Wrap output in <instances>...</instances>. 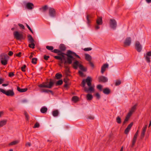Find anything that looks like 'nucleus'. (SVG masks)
Here are the masks:
<instances>
[{
	"label": "nucleus",
	"instance_id": "obj_1",
	"mask_svg": "<svg viewBox=\"0 0 151 151\" xmlns=\"http://www.w3.org/2000/svg\"><path fill=\"white\" fill-rule=\"evenodd\" d=\"M59 48L60 50L55 49L52 51L58 54V56H55L54 57V58L57 60H62L63 58H64L65 55L66 56L67 60L65 61V63H68L69 64H71L72 60L75 59L74 56H76L78 58L81 59L80 57L76 53L70 50H67L66 53L63 52L65 51L66 49L65 45L63 44H60L59 45Z\"/></svg>",
	"mask_w": 151,
	"mask_h": 151
},
{
	"label": "nucleus",
	"instance_id": "obj_2",
	"mask_svg": "<svg viewBox=\"0 0 151 151\" xmlns=\"http://www.w3.org/2000/svg\"><path fill=\"white\" fill-rule=\"evenodd\" d=\"M92 78L88 76L86 80L84 79L81 82L82 86L84 87V91L86 92H93L94 91V87L91 86Z\"/></svg>",
	"mask_w": 151,
	"mask_h": 151
},
{
	"label": "nucleus",
	"instance_id": "obj_3",
	"mask_svg": "<svg viewBox=\"0 0 151 151\" xmlns=\"http://www.w3.org/2000/svg\"><path fill=\"white\" fill-rule=\"evenodd\" d=\"M50 81L48 84V81H45L43 82L42 83L38 85V86L40 88H51L53 86L54 84L53 81L52 79H50Z\"/></svg>",
	"mask_w": 151,
	"mask_h": 151
},
{
	"label": "nucleus",
	"instance_id": "obj_4",
	"mask_svg": "<svg viewBox=\"0 0 151 151\" xmlns=\"http://www.w3.org/2000/svg\"><path fill=\"white\" fill-rule=\"evenodd\" d=\"M13 35L14 37L17 40H21L25 39V37L24 36L22 33H19L18 31L14 32Z\"/></svg>",
	"mask_w": 151,
	"mask_h": 151
},
{
	"label": "nucleus",
	"instance_id": "obj_5",
	"mask_svg": "<svg viewBox=\"0 0 151 151\" xmlns=\"http://www.w3.org/2000/svg\"><path fill=\"white\" fill-rule=\"evenodd\" d=\"M1 64L3 65H6L8 62L9 57L6 54H1L0 56Z\"/></svg>",
	"mask_w": 151,
	"mask_h": 151
},
{
	"label": "nucleus",
	"instance_id": "obj_6",
	"mask_svg": "<svg viewBox=\"0 0 151 151\" xmlns=\"http://www.w3.org/2000/svg\"><path fill=\"white\" fill-rule=\"evenodd\" d=\"M0 92L8 96H12L14 95V93L13 89L9 90L6 91L2 88H0Z\"/></svg>",
	"mask_w": 151,
	"mask_h": 151
},
{
	"label": "nucleus",
	"instance_id": "obj_7",
	"mask_svg": "<svg viewBox=\"0 0 151 151\" xmlns=\"http://www.w3.org/2000/svg\"><path fill=\"white\" fill-rule=\"evenodd\" d=\"M75 57L77 58L76 56L74 57L75 59L72 60V63L71 64H72L73 68L74 69H77L78 67H79L80 64L79 61L76 60V58Z\"/></svg>",
	"mask_w": 151,
	"mask_h": 151
},
{
	"label": "nucleus",
	"instance_id": "obj_8",
	"mask_svg": "<svg viewBox=\"0 0 151 151\" xmlns=\"http://www.w3.org/2000/svg\"><path fill=\"white\" fill-rule=\"evenodd\" d=\"M110 25L111 28L114 29H116L117 26V23L114 19H111L110 20Z\"/></svg>",
	"mask_w": 151,
	"mask_h": 151
},
{
	"label": "nucleus",
	"instance_id": "obj_9",
	"mask_svg": "<svg viewBox=\"0 0 151 151\" xmlns=\"http://www.w3.org/2000/svg\"><path fill=\"white\" fill-rule=\"evenodd\" d=\"M49 16L52 17H54L56 15V12L55 9L51 7L49 9Z\"/></svg>",
	"mask_w": 151,
	"mask_h": 151
},
{
	"label": "nucleus",
	"instance_id": "obj_10",
	"mask_svg": "<svg viewBox=\"0 0 151 151\" xmlns=\"http://www.w3.org/2000/svg\"><path fill=\"white\" fill-rule=\"evenodd\" d=\"M135 47L136 50L138 52H140L141 51L142 47L139 42H136L135 44Z\"/></svg>",
	"mask_w": 151,
	"mask_h": 151
},
{
	"label": "nucleus",
	"instance_id": "obj_11",
	"mask_svg": "<svg viewBox=\"0 0 151 151\" xmlns=\"http://www.w3.org/2000/svg\"><path fill=\"white\" fill-rule=\"evenodd\" d=\"M133 124V122H132L129 125H128L127 128L125 130L124 132L125 134H128Z\"/></svg>",
	"mask_w": 151,
	"mask_h": 151
},
{
	"label": "nucleus",
	"instance_id": "obj_12",
	"mask_svg": "<svg viewBox=\"0 0 151 151\" xmlns=\"http://www.w3.org/2000/svg\"><path fill=\"white\" fill-rule=\"evenodd\" d=\"M139 131L138 130L137 131L136 133H135L133 138L132 139V147H133L134 145L136 140V139L138 134Z\"/></svg>",
	"mask_w": 151,
	"mask_h": 151
},
{
	"label": "nucleus",
	"instance_id": "obj_13",
	"mask_svg": "<svg viewBox=\"0 0 151 151\" xmlns=\"http://www.w3.org/2000/svg\"><path fill=\"white\" fill-rule=\"evenodd\" d=\"M131 42V40L130 37H128L126 38L124 42V45L126 46H129Z\"/></svg>",
	"mask_w": 151,
	"mask_h": 151
},
{
	"label": "nucleus",
	"instance_id": "obj_14",
	"mask_svg": "<svg viewBox=\"0 0 151 151\" xmlns=\"http://www.w3.org/2000/svg\"><path fill=\"white\" fill-rule=\"evenodd\" d=\"M99 82L105 83L107 81L108 79L106 77L104 76H101L99 78Z\"/></svg>",
	"mask_w": 151,
	"mask_h": 151
},
{
	"label": "nucleus",
	"instance_id": "obj_15",
	"mask_svg": "<svg viewBox=\"0 0 151 151\" xmlns=\"http://www.w3.org/2000/svg\"><path fill=\"white\" fill-rule=\"evenodd\" d=\"M34 6L33 4L30 2H28L26 4V8L29 10L32 9Z\"/></svg>",
	"mask_w": 151,
	"mask_h": 151
},
{
	"label": "nucleus",
	"instance_id": "obj_16",
	"mask_svg": "<svg viewBox=\"0 0 151 151\" xmlns=\"http://www.w3.org/2000/svg\"><path fill=\"white\" fill-rule=\"evenodd\" d=\"M109 67V64L108 63L104 64L101 67V73L102 74L104 73L106 70V68H108Z\"/></svg>",
	"mask_w": 151,
	"mask_h": 151
},
{
	"label": "nucleus",
	"instance_id": "obj_17",
	"mask_svg": "<svg viewBox=\"0 0 151 151\" xmlns=\"http://www.w3.org/2000/svg\"><path fill=\"white\" fill-rule=\"evenodd\" d=\"M147 128V125H145V126L143 127L140 135V138L141 139H142L144 138Z\"/></svg>",
	"mask_w": 151,
	"mask_h": 151
},
{
	"label": "nucleus",
	"instance_id": "obj_18",
	"mask_svg": "<svg viewBox=\"0 0 151 151\" xmlns=\"http://www.w3.org/2000/svg\"><path fill=\"white\" fill-rule=\"evenodd\" d=\"M85 59L86 60L88 61V62L91 61L92 60V58L90 55L88 54H85Z\"/></svg>",
	"mask_w": 151,
	"mask_h": 151
},
{
	"label": "nucleus",
	"instance_id": "obj_19",
	"mask_svg": "<svg viewBox=\"0 0 151 151\" xmlns=\"http://www.w3.org/2000/svg\"><path fill=\"white\" fill-rule=\"evenodd\" d=\"M103 91L104 94L108 95L110 93L111 91L109 88H106L103 89Z\"/></svg>",
	"mask_w": 151,
	"mask_h": 151
},
{
	"label": "nucleus",
	"instance_id": "obj_20",
	"mask_svg": "<svg viewBox=\"0 0 151 151\" xmlns=\"http://www.w3.org/2000/svg\"><path fill=\"white\" fill-rule=\"evenodd\" d=\"M96 23L98 25H101L102 24V19L101 17H98L96 20Z\"/></svg>",
	"mask_w": 151,
	"mask_h": 151
},
{
	"label": "nucleus",
	"instance_id": "obj_21",
	"mask_svg": "<svg viewBox=\"0 0 151 151\" xmlns=\"http://www.w3.org/2000/svg\"><path fill=\"white\" fill-rule=\"evenodd\" d=\"M17 90L19 92L23 93L26 91L27 90V88H21L17 86Z\"/></svg>",
	"mask_w": 151,
	"mask_h": 151
},
{
	"label": "nucleus",
	"instance_id": "obj_22",
	"mask_svg": "<svg viewBox=\"0 0 151 151\" xmlns=\"http://www.w3.org/2000/svg\"><path fill=\"white\" fill-rule=\"evenodd\" d=\"M91 16L89 14H87L86 17L87 19V23L89 25V24L91 22Z\"/></svg>",
	"mask_w": 151,
	"mask_h": 151
},
{
	"label": "nucleus",
	"instance_id": "obj_23",
	"mask_svg": "<svg viewBox=\"0 0 151 151\" xmlns=\"http://www.w3.org/2000/svg\"><path fill=\"white\" fill-rule=\"evenodd\" d=\"M27 37L28 38V41H29L30 42H34V40L31 35H27Z\"/></svg>",
	"mask_w": 151,
	"mask_h": 151
},
{
	"label": "nucleus",
	"instance_id": "obj_24",
	"mask_svg": "<svg viewBox=\"0 0 151 151\" xmlns=\"http://www.w3.org/2000/svg\"><path fill=\"white\" fill-rule=\"evenodd\" d=\"M19 142L18 140H15L11 142L9 144V146H12L18 144Z\"/></svg>",
	"mask_w": 151,
	"mask_h": 151
},
{
	"label": "nucleus",
	"instance_id": "obj_25",
	"mask_svg": "<svg viewBox=\"0 0 151 151\" xmlns=\"http://www.w3.org/2000/svg\"><path fill=\"white\" fill-rule=\"evenodd\" d=\"M150 55H147V53H146V55H145V59H146V61L148 63H150Z\"/></svg>",
	"mask_w": 151,
	"mask_h": 151
},
{
	"label": "nucleus",
	"instance_id": "obj_26",
	"mask_svg": "<svg viewBox=\"0 0 151 151\" xmlns=\"http://www.w3.org/2000/svg\"><path fill=\"white\" fill-rule=\"evenodd\" d=\"M60 60V61L59 63H60L62 64H63V63L64 65H65L66 64H70L68 63H64L65 61L67 60V59H66V58H65V56L64 58H63V59H62V60Z\"/></svg>",
	"mask_w": 151,
	"mask_h": 151
},
{
	"label": "nucleus",
	"instance_id": "obj_27",
	"mask_svg": "<svg viewBox=\"0 0 151 151\" xmlns=\"http://www.w3.org/2000/svg\"><path fill=\"white\" fill-rule=\"evenodd\" d=\"M48 9V6L47 5H45L41 8H40V9L42 10L43 12H45Z\"/></svg>",
	"mask_w": 151,
	"mask_h": 151
},
{
	"label": "nucleus",
	"instance_id": "obj_28",
	"mask_svg": "<svg viewBox=\"0 0 151 151\" xmlns=\"http://www.w3.org/2000/svg\"><path fill=\"white\" fill-rule=\"evenodd\" d=\"M47 107H43L41 108L40 111L42 113H45L47 111Z\"/></svg>",
	"mask_w": 151,
	"mask_h": 151
},
{
	"label": "nucleus",
	"instance_id": "obj_29",
	"mask_svg": "<svg viewBox=\"0 0 151 151\" xmlns=\"http://www.w3.org/2000/svg\"><path fill=\"white\" fill-rule=\"evenodd\" d=\"M59 114V112L58 110H56L52 111V114L54 117L57 116Z\"/></svg>",
	"mask_w": 151,
	"mask_h": 151
},
{
	"label": "nucleus",
	"instance_id": "obj_30",
	"mask_svg": "<svg viewBox=\"0 0 151 151\" xmlns=\"http://www.w3.org/2000/svg\"><path fill=\"white\" fill-rule=\"evenodd\" d=\"M7 122V120H4L1 121L0 122V127H1L4 125H5Z\"/></svg>",
	"mask_w": 151,
	"mask_h": 151
},
{
	"label": "nucleus",
	"instance_id": "obj_31",
	"mask_svg": "<svg viewBox=\"0 0 151 151\" xmlns=\"http://www.w3.org/2000/svg\"><path fill=\"white\" fill-rule=\"evenodd\" d=\"M93 98V96L91 94H88L86 95V99L87 100H91Z\"/></svg>",
	"mask_w": 151,
	"mask_h": 151
},
{
	"label": "nucleus",
	"instance_id": "obj_32",
	"mask_svg": "<svg viewBox=\"0 0 151 151\" xmlns=\"http://www.w3.org/2000/svg\"><path fill=\"white\" fill-rule=\"evenodd\" d=\"M62 77V75L61 74L57 73L55 75V77L57 79H60Z\"/></svg>",
	"mask_w": 151,
	"mask_h": 151
},
{
	"label": "nucleus",
	"instance_id": "obj_33",
	"mask_svg": "<svg viewBox=\"0 0 151 151\" xmlns=\"http://www.w3.org/2000/svg\"><path fill=\"white\" fill-rule=\"evenodd\" d=\"M72 100L73 101L76 102L78 101V98L77 96H73L72 97Z\"/></svg>",
	"mask_w": 151,
	"mask_h": 151
},
{
	"label": "nucleus",
	"instance_id": "obj_34",
	"mask_svg": "<svg viewBox=\"0 0 151 151\" xmlns=\"http://www.w3.org/2000/svg\"><path fill=\"white\" fill-rule=\"evenodd\" d=\"M79 68L81 70L84 71H86V69L83 66V65L80 64L79 66Z\"/></svg>",
	"mask_w": 151,
	"mask_h": 151
},
{
	"label": "nucleus",
	"instance_id": "obj_35",
	"mask_svg": "<svg viewBox=\"0 0 151 151\" xmlns=\"http://www.w3.org/2000/svg\"><path fill=\"white\" fill-rule=\"evenodd\" d=\"M63 83V81L62 80H59L56 83V86H60Z\"/></svg>",
	"mask_w": 151,
	"mask_h": 151
},
{
	"label": "nucleus",
	"instance_id": "obj_36",
	"mask_svg": "<svg viewBox=\"0 0 151 151\" xmlns=\"http://www.w3.org/2000/svg\"><path fill=\"white\" fill-rule=\"evenodd\" d=\"M116 122L118 124H120L121 123V118L119 116H118L116 119Z\"/></svg>",
	"mask_w": 151,
	"mask_h": 151
},
{
	"label": "nucleus",
	"instance_id": "obj_37",
	"mask_svg": "<svg viewBox=\"0 0 151 151\" xmlns=\"http://www.w3.org/2000/svg\"><path fill=\"white\" fill-rule=\"evenodd\" d=\"M37 59L36 58H33L32 59V64H35L37 63Z\"/></svg>",
	"mask_w": 151,
	"mask_h": 151
},
{
	"label": "nucleus",
	"instance_id": "obj_38",
	"mask_svg": "<svg viewBox=\"0 0 151 151\" xmlns=\"http://www.w3.org/2000/svg\"><path fill=\"white\" fill-rule=\"evenodd\" d=\"M31 44L29 45V47L32 49H34L35 48V44L34 42H30Z\"/></svg>",
	"mask_w": 151,
	"mask_h": 151
},
{
	"label": "nucleus",
	"instance_id": "obj_39",
	"mask_svg": "<svg viewBox=\"0 0 151 151\" xmlns=\"http://www.w3.org/2000/svg\"><path fill=\"white\" fill-rule=\"evenodd\" d=\"M129 118H130L129 117L127 116H126L124 121L123 122V125H124L128 121Z\"/></svg>",
	"mask_w": 151,
	"mask_h": 151
},
{
	"label": "nucleus",
	"instance_id": "obj_40",
	"mask_svg": "<svg viewBox=\"0 0 151 151\" xmlns=\"http://www.w3.org/2000/svg\"><path fill=\"white\" fill-rule=\"evenodd\" d=\"M24 114L26 119L28 121L29 120V117L27 112L26 111H24Z\"/></svg>",
	"mask_w": 151,
	"mask_h": 151
},
{
	"label": "nucleus",
	"instance_id": "obj_41",
	"mask_svg": "<svg viewBox=\"0 0 151 151\" xmlns=\"http://www.w3.org/2000/svg\"><path fill=\"white\" fill-rule=\"evenodd\" d=\"M46 48L49 50H52L53 49V47L52 46H46Z\"/></svg>",
	"mask_w": 151,
	"mask_h": 151
},
{
	"label": "nucleus",
	"instance_id": "obj_42",
	"mask_svg": "<svg viewBox=\"0 0 151 151\" xmlns=\"http://www.w3.org/2000/svg\"><path fill=\"white\" fill-rule=\"evenodd\" d=\"M136 105H135L134 106L131 108V110L130 111L131 112H132V113H133L135 109H136Z\"/></svg>",
	"mask_w": 151,
	"mask_h": 151
},
{
	"label": "nucleus",
	"instance_id": "obj_43",
	"mask_svg": "<svg viewBox=\"0 0 151 151\" xmlns=\"http://www.w3.org/2000/svg\"><path fill=\"white\" fill-rule=\"evenodd\" d=\"M121 81L120 80H117L116 81L115 83L116 86H119L121 83Z\"/></svg>",
	"mask_w": 151,
	"mask_h": 151
},
{
	"label": "nucleus",
	"instance_id": "obj_44",
	"mask_svg": "<svg viewBox=\"0 0 151 151\" xmlns=\"http://www.w3.org/2000/svg\"><path fill=\"white\" fill-rule=\"evenodd\" d=\"M69 79L67 78H65L63 80L64 82L65 83H69Z\"/></svg>",
	"mask_w": 151,
	"mask_h": 151
},
{
	"label": "nucleus",
	"instance_id": "obj_45",
	"mask_svg": "<svg viewBox=\"0 0 151 151\" xmlns=\"http://www.w3.org/2000/svg\"><path fill=\"white\" fill-rule=\"evenodd\" d=\"M97 88L100 91L102 90V86L101 85H98L97 86Z\"/></svg>",
	"mask_w": 151,
	"mask_h": 151
},
{
	"label": "nucleus",
	"instance_id": "obj_46",
	"mask_svg": "<svg viewBox=\"0 0 151 151\" xmlns=\"http://www.w3.org/2000/svg\"><path fill=\"white\" fill-rule=\"evenodd\" d=\"M41 91L42 92H46V93H48L49 92V90L41 89Z\"/></svg>",
	"mask_w": 151,
	"mask_h": 151
},
{
	"label": "nucleus",
	"instance_id": "obj_47",
	"mask_svg": "<svg viewBox=\"0 0 151 151\" xmlns=\"http://www.w3.org/2000/svg\"><path fill=\"white\" fill-rule=\"evenodd\" d=\"M40 124L38 123H35L33 127L34 128H38L40 127Z\"/></svg>",
	"mask_w": 151,
	"mask_h": 151
},
{
	"label": "nucleus",
	"instance_id": "obj_48",
	"mask_svg": "<svg viewBox=\"0 0 151 151\" xmlns=\"http://www.w3.org/2000/svg\"><path fill=\"white\" fill-rule=\"evenodd\" d=\"M26 67V65H24L23 66H22L21 67V69L23 72H24L25 71V69Z\"/></svg>",
	"mask_w": 151,
	"mask_h": 151
},
{
	"label": "nucleus",
	"instance_id": "obj_49",
	"mask_svg": "<svg viewBox=\"0 0 151 151\" xmlns=\"http://www.w3.org/2000/svg\"><path fill=\"white\" fill-rule=\"evenodd\" d=\"M14 72H10L9 73V76L10 77H12L14 75Z\"/></svg>",
	"mask_w": 151,
	"mask_h": 151
},
{
	"label": "nucleus",
	"instance_id": "obj_50",
	"mask_svg": "<svg viewBox=\"0 0 151 151\" xmlns=\"http://www.w3.org/2000/svg\"><path fill=\"white\" fill-rule=\"evenodd\" d=\"M92 50V48L91 47L85 48L84 49V50L85 51H87L91 50Z\"/></svg>",
	"mask_w": 151,
	"mask_h": 151
},
{
	"label": "nucleus",
	"instance_id": "obj_51",
	"mask_svg": "<svg viewBox=\"0 0 151 151\" xmlns=\"http://www.w3.org/2000/svg\"><path fill=\"white\" fill-rule=\"evenodd\" d=\"M26 25L27 27V28L29 29L30 31V32H31V33L32 34L33 33V32L31 29L30 28V27H29V26L28 25V24H26Z\"/></svg>",
	"mask_w": 151,
	"mask_h": 151
},
{
	"label": "nucleus",
	"instance_id": "obj_52",
	"mask_svg": "<svg viewBox=\"0 0 151 151\" xmlns=\"http://www.w3.org/2000/svg\"><path fill=\"white\" fill-rule=\"evenodd\" d=\"M18 25L22 29H25L24 27L23 24L19 23L18 24Z\"/></svg>",
	"mask_w": 151,
	"mask_h": 151
},
{
	"label": "nucleus",
	"instance_id": "obj_53",
	"mask_svg": "<svg viewBox=\"0 0 151 151\" xmlns=\"http://www.w3.org/2000/svg\"><path fill=\"white\" fill-rule=\"evenodd\" d=\"M95 95L97 99H99L100 98V96L98 93H96Z\"/></svg>",
	"mask_w": 151,
	"mask_h": 151
},
{
	"label": "nucleus",
	"instance_id": "obj_54",
	"mask_svg": "<svg viewBox=\"0 0 151 151\" xmlns=\"http://www.w3.org/2000/svg\"><path fill=\"white\" fill-rule=\"evenodd\" d=\"M132 113H132V112H131L130 111H129V112L128 113V114L127 115V116H128L130 118Z\"/></svg>",
	"mask_w": 151,
	"mask_h": 151
},
{
	"label": "nucleus",
	"instance_id": "obj_55",
	"mask_svg": "<svg viewBox=\"0 0 151 151\" xmlns=\"http://www.w3.org/2000/svg\"><path fill=\"white\" fill-rule=\"evenodd\" d=\"M50 58L49 56H47L46 55H45L44 56V59L45 60H48V59Z\"/></svg>",
	"mask_w": 151,
	"mask_h": 151
},
{
	"label": "nucleus",
	"instance_id": "obj_56",
	"mask_svg": "<svg viewBox=\"0 0 151 151\" xmlns=\"http://www.w3.org/2000/svg\"><path fill=\"white\" fill-rule=\"evenodd\" d=\"M4 81V78H0V84L2 83Z\"/></svg>",
	"mask_w": 151,
	"mask_h": 151
},
{
	"label": "nucleus",
	"instance_id": "obj_57",
	"mask_svg": "<svg viewBox=\"0 0 151 151\" xmlns=\"http://www.w3.org/2000/svg\"><path fill=\"white\" fill-rule=\"evenodd\" d=\"M89 62L90 66L93 68L94 67V65L91 62V61Z\"/></svg>",
	"mask_w": 151,
	"mask_h": 151
},
{
	"label": "nucleus",
	"instance_id": "obj_58",
	"mask_svg": "<svg viewBox=\"0 0 151 151\" xmlns=\"http://www.w3.org/2000/svg\"><path fill=\"white\" fill-rule=\"evenodd\" d=\"M13 54V52L12 51H10L9 52L8 55L10 56H12Z\"/></svg>",
	"mask_w": 151,
	"mask_h": 151
},
{
	"label": "nucleus",
	"instance_id": "obj_59",
	"mask_svg": "<svg viewBox=\"0 0 151 151\" xmlns=\"http://www.w3.org/2000/svg\"><path fill=\"white\" fill-rule=\"evenodd\" d=\"M21 54L22 53L21 52H19L18 53L16 54V55L17 56L20 57H21Z\"/></svg>",
	"mask_w": 151,
	"mask_h": 151
},
{
	"label": "nucleus",
	"instance_id": "obj_60",
	"mask_svg": "<svg viewBox=\"0 0 151 151\" xmlns=\"http://www.w3.org/2000/svg\"><path fill=\"white\" fill-rule=\"evenodd\" d=\"M31 145V143L29 142H27L26 143L25 145L27 146H30Z\"/></svg>",
	"mask_w": 151,
	"mask_h": 151
},
{
	"label": "nucleus",
	"instance_id": "obj_61",
	"mask_svg": "<svg viewBox=\"0 0 151 151\" xmlns=\"http://www.w3.org/2000/svg\"><path fill=\"white\" fill-rule=\"evenodd\" d=\"M22 102L23 103H25L27 102V101L26 99H24L22 100Z\"/></svg>",
	"mask_w": 151,
	"mask_h": 151
},
{
	"label": "nucleus",
	"instance_id": "obj_62",
	"mask_svg": "<svg viewBox=\"0 0 151 151\" xmlns=\"http://www.w3.org/2000/svg\"><path fill=\"white\" fill-rule=\"evenodd\" d=\"M88 119H92V120H93L94 119V117L93 116H88Z\"/></svg>",
	"mask_w": 151,
	"mask_h": 151
},
{
	"label": "nucleus",
	"instance_id": "obj_63",
	"mask_svg": "<svg viewBox=\"0 0 151 151\" xmlns=\"http://www.w3.org/2000/svg\"><path fill=\"white\" fill-rule=\"evenodd\" d=\"M147 55L151 56V51L147 52Z\"/></svg>",
	"mask_w": 151,
	"mask_h": 151
},
{
	"label": "nucleus",
	"instance_id": "obj_64",
	"mask_svg": "<svg viewBox=\"0 0 151 151\" xmlns=\"http://www.w3.org/2000/svg\"><path fill=\"white\" fill-rule=\"evenodd\" d=\"M78 73L80 75H81L82 76L83 75V72L81 70L79 71Z\"/></svg>",
	"mask_w": 151,
	"mask_h": 151
}]
</instances>
